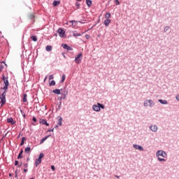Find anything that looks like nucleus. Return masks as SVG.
Listing matches in <instances>:
<instances>
[{"instance_id":"ddd939ff","label":"nucleus","mask_w":179,"mask_h":179,"mask_svg":"<svg viewBox=\"0 0 179 179\" xmlns=\"http://www.w3.org/2000/svg\"><path fill=\"white\" fill-rule=\"evenodd\" d=\"M50 136H51V135L47 136L45 137H44L43 138H42L40 141V143H44V142H45V141H47V139H48V138H50Z\"/></svg>"},{"instance_id":"5701e85b","label":"nucleus","mask_w":179,"mask_h":179,"mask_svg":"<svg viewBox=\"0 0 179 179\" xmlns=\"http://www.w3.org/2000/svg\"><path fill=\"white\" fill-rule=\"evenodd\" d=\"M159 102L161 103V104H167V101L159 99Z\"/></svg>"},{"instance_id":"58836bf2","label":"nucleus","mask_w":179,"mask_h":179,"mask_svg":"<svg viewBox=\"0 0 179 179\" xmlns=\"http://www.w3.org/2000/svg\"><path fill=\"white\" fill-rule=\"evenodd\" d=\"M51 169H52V170L54 171V170H55V166H54V165H52V166H51Z\"/></svg>"},{"instance_id":"9d476101","label":"nucleus","mask_w":179,"mask_h":179,"mask_svg":"<svg viewBox=\"0 0 179 179\" xmlns=\"http://www.w3.org/2000/svg\"><path fill=\"white\" fill-rule=\"evenodd\" d=\"M7 122L8 124H11V125H15V124H16V122H14L13 118H12V117L8 118Z\"/></svg>"},{"instance_id":"c9c22d12","label":"nucleus","mask_w":179,"mask_h":179,"mask_svg":"<svg viewBox=\"0 0 179 179\" xmlns=\"http://www.w3.org/2000/svg\"><path fill=\"white\" fill-rule=\"evenodd\" d=\"M115 3L116 5H120V1H119V0H115Z\"/></svg>"},{"instance_id":"2eb2a0df","label":"nucleus","mask_w":179,"mask_h":179,"mask_svg":"<svg viewBox=\"0 0 179 179\" xmlns=\"http://www.w3.org/2000/svg\"><path fill=\"white\" fill-rule=\"evenodd\" d=\"M41 123L43 124V125H46V127H48L50 124L47 122V120H41Z\"/></svg>"},{"instance_id":"dca6fc26","label":"nucleus","mask_w":179,"mask_h":179,"mask_svg":"<svg viewBox=\"0 0 179 179\" xmlns=\"http://www.w3.org/2000/svg\"><path fill=\"white\" fill-rule=\"evenodd\" d=\"M22 101L24 103H26L27 101V94H23Z\"/></svg>"},{"instance_id":"2f4dec72","label":"nucleus","mask_w":179,"mask_h":179,"mask_svg":"<svg viewBox=\"0 0 179 179\" xmlns=\"http://www.w3.org/2000/svg\"><path fill=\"white\" fill-rule=\"evenodd\" d=\"M52 79H54V76L53 75L49 76V80H52Z\"/></svg>"},{"instance_id":"e433bc0d","label":"nucleus","mask_w":179,"mask_h":179,"mask_svg":"<svg viewBox=\"0 0 179 179\" xmlns=\"http://www.w3.org/2000/svg\"><path fill=\"white\" fill-rule=\"evenodd\" d=\"M76 6H77V8H79V6H80V3H79L78 2H76Z\"/></svg>"},{"instance_id":"aec40b11","label":"nucleus","mask_w":179,"mask_h":179,"mask_svg":"<svg viewBox=\"0 0 179 179\" xmlns=\"http://www.w3.org/2000/svg\"><path fill=\"white\" fill-rule=\"evenodd\" d=\"M86 3L89 8L92 6V0H86Z\"/></svg>"},{"instance_id":"7ed1b4c3","label":"nucleus","mask_w":179,"mask_h":179,"mask_svg":"<svg viewBox=\"0 0 179 179\" xmlns=\"http://www.w3.org/2000/svg\"><path fill=\"white\" fill-rule=\"evenodd\" d=\"M0 103L1 106H3L6 103V92H3L0 96Z\"/></svg>"},{"instance_id":"79ce46f5","label":"nucleus","mask_w":179,"mask_h":179,"mask_svg":"<svg viewBox=\"0 0 179 179\" xmlns=\"http://www.w3.org/2000/svg\"><path fill=\"white\" fill-rule=\"evenodd\" d=\"M176 100L179 101V94L176 95Z\"/></svg>"},{"instance_id":"c03bdc74","label":"nucleus","mask_w":179,"mask_h":179,"mask_svg":"<svg viewBox=\"0 0 179 179\" xmlns=\"http://www.w3.org/2000/svg\"><path fill=\"white\" fill-rule=\"evenodd\" d=\"M48 132H54V129L48 130Z\"/></svg>"},{"instance_id":"bb28decb","label":"nucleus","mask_w":179,"mask_h":179,"mask_svg":"<svg viewBox=\"0 0 179 179\" xmlns=\"http://www.w3.org/2000/svg\"><path fill=\"white\" fill-rule=\"evenodd\" d=\"M66 78V76H65V74H63L62 77V83H64L65 82Z\"/></svg>"},{"instance_id":"7c9ffc66","label":"nucleus","mask_w":179,"mask_h":179,"mask_svg":"<svg viewBox=\"0 0 179 179\" xmlns=\"http://www.w3.org/2000/svg\"><path fill=\"white\" fill-rule=\"evenodd\" d=\"M43 157H44V154H43V153H41L40 155H39V157H38V159H43Z\"/></svg>"},{"instance_id":"cd10ccee","label":"nucleus","mask_w":179,"mask_h":179,"mask_svg":"<svg viewBox=\"0 0 179 179\" xmlns=\"http://www.w3.org/2000/svg\"><path fill=\"white\" fill-rule=\"evenodd\" d=\"M50 86H55V81L52 80L49 83Z\"/></svg>"},{"instance_id":"f257e3e1","label":"nucleus","mask_w":179,"mask_h":179,"mask_svg":"<svg viewBox=\"0 0 179 179\" xmlns=\"http://www.w3.org/2000/svg\"><path fill=\"white\" fill-rule=\"evenodd\" d=\"M156 156L159 162H166L167 160V153L163 150H158Z\"/></svg>"},{"instance_id":"ea45409f","label":"nucleus","mask_w":179,"mask_h":179,"mask_svg":"<svg viewBox=\"0 0 179 179\" xmlns=\"http://www.w3.org/2000/svg\"><path fill=\"white\" fill-rule=\"evenodd\" d=\"M3 69V67L2 66H0V72H2V70Z\"/></svg>"},{"instance_id":"c756f323","label":"nucleus","mask_w":179,"mask_h":179,"mask_svg":"<svg viewBox=\"0 0 179 179\" xmlns=\"http://www.w3.org/2000/svg\"><path fill=\"white\" fill-rule=\"evenodd\" d=\"M58 124H59V125H62V117H60L58 120Z\"/></svg>"},{"instance_id":"423d86ee","label":"nucleus","mask_w":179,"mask_h":179,"mask_svg":"<svg viewBox=\"0 0 179 179\" xmlns=\"http://www.w3.org/2000/svg\"><path fill=\"white\" fill-rule=\"evenodd\" d=\"M62 47L64 48V50H67V51H73V48L66 44H62Z\"/></svg>"},{"instance_id":"de8ad7c7","label":"nucleus","mask_w":179,"mask_h":179,"mask_svg":"<svg viewBox=\"0 0 179 179\" xmlns=\"http://www.w3.org/2000/svg\"><path fill=\"white\" fill-rule=\"evenodd\" d=\"M45 80H47V76L45 78L44 82H45Z\"/></svg>"},{"instance_id":"f8f14e48","label":"nucleus","mask_w":179,"mask_h":179,"mask_svg":"<svg viewBox=\"0 0 179 179\" xmlns=\"http://www.w3.org/2000/svg\"><path fill=\"white\" fill-rule=\"evenodd\" d=\"M110 23H111V20L108 19L105 20L103 22V24L105 26H106V27H108V24H110Z\"/></svg>"},{"instance_id":"a211bd4d","label":"nucleus","mask_w":179,"mask_h":179,"mask_svg":"<svg viewBox=\"0 0 179 179\" xmlns=\"http://www.w3.org/2000/svg\"><path fill=\"white\" fill-rule=\"evenodd\" d=\"M23 150H21L20 152L18 155L17 159H23Z\"/></svg>"},{"instance_id":"f3484780","label":"nucleus","mask_w":179,"mask_h":179,"mask_svg":"<svg viewBox=\"0 0 179 179\" xmlns=\"http://www.w3.org/2000/svg\"><path fill=\"white\" fill-rule=\"evenodd\" d=\"M41 163V159H40L39 158L36 159L35 162L36 167H37V166H38V164H40Z\"/></svg>"},{"instance_id":"09e8293b","label":"nucleus","mask_w":179,"mask_h":179,"mask_svg":"<svg viewBox=\"0 0 179 179\" xmlns=\"http://www.w3.org/2000/svg\"><path fill=\"white\" fill-rule=\"evenodd\" d=\"M115 177H116L117 178H120L118 177V176H115Z\"/></svg>"},{"instance_id":"6e6552de","label":"nucleus","mask_w":179,"mask_h":179,"mask_svg":"<svg viewBox=\"0 0 179 179\" xmlns=\"http://www.w3.org/2000/svg\"><path fill=\"white\" fill-rule=\"evenodd\" d=\"M2 80L5 85L9 86V81L8 80V78L5 77V75L2 76Z\"/></svg>"},{"instance_id":"473e14b6","label":"nucleus","mask_w":179,"mask_h":179,"mask_svg":"<svg viewBox=\"0 0 179 179\" xmlns=\"http://www.w3.org/2000/svg\"><path fill=\"white\" fill-rule=\"evenodd\" d=\"M8 86H6V85H5L4 87H3V90H4V92H6V90H8Z\"/></svg>"},{"instance_id":"4c0bfd02","label":"nucleus","mask_w":179,"mask_h":179,"mask_svg":"<svg viewBox=\"0 0 179 179\" xmlns=\"http://www.w3.org/2000/svg\"><path fill=\"white\" fill-rule=\"evenodd\" d=\"M19 164V161H15V166H17Z\"/></svg>"},{"instance_id":"72a5a7b5","label":"nucleus","mask_w":179,"mask_h":179,"mask_svg":"<svg viewBox=\"0 0 179 179\" xmlns=\"http://www.w3.org/2000/svg\"><path fill=\"white\" fill-rule=\"evenodd\" d=\"M85 38H86L87 40H89V38H90V35L86 34V35H85Z\"/></svg>"},{"instance_id":"412c9836","label":"nucleus","mask_w":179,"mask_h":179,"mask_svg":"<svg viewBox=\"0 0 179 179\" xmlns=\"http://www.w3.org/2000/svg\"><path fill=\"white\" fill-rule=\"evenodd\" d=\"M24 141H26V137H22L20 146H23L24 145Z\"/></svg>"},{"instance_id":"3c124183","label":"nucleus","mask_w":179,"mask_h":179,"mask_svg":"<svg viewBox=\"0 0 179 179\" xmlns=\"http://www.w3.org/2000/svg\"><path fill=\"white\" fill-rule=\"evenodd\" d=\"M20 166H22V165H18V167H20Z\"/></svg>"},{"instance_id":"a19ab883","label":"nucleus","mask_w":179,"mask_h":179,"mask_svg":"<svg viewBox=\"0 0 179 179\" xmlns=\"http://www.w3.org/2000/svg\"><path fill=\"white\" fill-rule=\"evenodd\" d=\"M69 23H71V26H73V21H70Z\"/></svg>"},{"instance_id":"f03ea898","label":"nucleus","mask_w":179,"mask_h":179,"mask_svg":"<svg viewBox=\"0 0 179 179\" xmlns=\"http://www.w3.org/2000/svg\"><path fill=\"white\" fill-rule=\"evenodd\" d=\"M100 108H102L103 110H104V105L100 103H98L96 105H93L92 106V110H94V111L99 112L100 111Z\"/></svg>"},{"instance_id":"a18cd8bd","label":"nucleus","mask_w":179,"mask_h":179,"mask_svg":"<svg viewBox=\"0 0 179 179\" xmlns=\"http://www.w3.org/2000/svg\"><path fill=\"white\" fill-rule=\"evenodd\" d=\"M24 173H27V169H24Z\"/></svg>"},{"instance_id":"0eeeda50","label":"nucleus","mask_w":179,"mask_h":179,"mask_svg":"<svg viewBox=\"0 0 179 179\" xmlns=\"http://www.w3.org/2000/svg\"><path fill=\"white\" fill-rule=\"evenodd\" d=\"M58 33H59V37H65V31L64 29L59 28L58 29Z\"/></svg>"},{"instance_id":"864d4df0","label":"nucleus","mask_w":179,"mask_h":179,"mask_svg":"<svg viewBox=\"0 0 179 179\" xmlns=\"http://www.w3.org/2000/svg\"><path fill=\"white\" fill-rule=\"evenodd\" d=\"M77 1H82V0H77Z\"/></svg>"},{"instance_id":"393cba45","label":"nucleus","mask_w":179,"mask_h":179,"mask_svg":"<svg viewBox=\"0 0 179 179\" xmlns=\"http://www.w3.org/2000/svg\"><path fill=\"white\" fill-rule=\"evenodd\" d=\"M73 37H79V36H82V34L79 33L73 32Z\"/></svg>"},{"instance_id":"39448f33","label":"nucleus","mask_w":179,"mask_h":179,"mask_svg":"<svg viewBox=\"0 0 179 179\" xmlns=\"http://www.w3.org/2000/svg\"><path fill=\"white\" fill-rule=\"evenodd\" d=\"M82 58H83V55L82 53H78L75 57L76 64H80V62H82Z\"/></svg>"},{"instance_id":"b1692460","label":"nucleus","mask_w":179,"mask_h":179,"mask_svg":"<svg viewBox=\"0 0 179 179\" xmlns=\"http://www.w3.org/2000/svg\"><path fill=\"white\" fill-rule=\"evenodd\" d=\"M106 19H110L111 17V13H107L105 15Z\"/></svg>"},{"instance_id":"6ab92c4d","label":"nucleus","mask_w":179,"mask_h":179,"mask_svg":"<svg viewBox=\"0 0 179 179\" xmlns=\"http://www.w3.org/2000/svg\"><path fill=\"white\" fill-rule=\"evenodd\" d=\"M53 93H55V94H61V90H59V89L54 90Z\"/></svg>"},{"instance_id":"9b49d317","label":"nucleus","mask_w":179,"mask_h":179,"mask_svg":"<svg viewBox=\"0 0 179 179\" xmlns=\"http://www.w3.org/2000/svg\"><path fill=\"white\" fill-rule=\"evenodd\" d=\"M150 129L152 131V132H157V126L155 124L150 126Z\"/></svg>"},{"instance_id":"f704fd0d","label":"nucleus","mask_w":179,"mask_h":179,"mask_svg":"<svg viewBox=\"0 0 179 179\" xmlns=\"http://www.w3.org/2000/svg\"><path fill=\"white\" fill-rule=\"evenodd\" d=\"M170 29V27H166L165 28H164V31L166 32V31H167V30H169Z\"/></svg>"},{"instance_id":"20e7f679","label":"nucleus","mask_w":179,"mask_h":179,"mask_svg":"<svg viewBox=\"0 0 179 179\" xmlns=\"http://www.w3.org/2000/svg\"><path fill=\"white\" fill-rule=\"evenodd\" d=\"M144 107H152L155 106V102L152 99L145 100L143 103Z\"/></svg>"},{"instance_id":"4468645a","label":"nucleus","mask_w":179,"mask_h":179,"mask_svg":"<svg viewBox=\"0 0 179 179\" xmlns=\"http://www.w3.org/2000/svg\"><path fill=\"white\" fill-rule=\"evenodd\" d=\"M61 4V1H54L52 3L53 6H58V5Z\"/></svg>"},{"instance_id":"4be33fe9","label":"nucleus","mask_w":179,"mask_h":179,"mask_svg":"<svg viewBox=\"0 0 179 179\" xmlns=\"http://www.w3.org/2000/svg\"><path fill=\"white\" fill-rule=\"evenodd\" d=\"M45 50H46V51H51L52 50V46L48 45V46H46Z\"/></svg>"},{"instance_id":"8fccbe9b","label":"nucleus","mask_w":179,"mask_h":179,"mask_svg":"<svg viewBox=\"0 0 179 179\" xmlns=\"http://www.w3.org/2000/svg\"><path fill=\"white\" fill-rule=\"evenodd\" d=\"M79 23H84V22H82L80 21Z\"/></svg>"},{"instance_id":"49530a36","label":"nucleus","mask_w":179,"mask_h":179,"mask_svg":"<svg viewBox=\"0 0 179 179\" xmlns=\"http://www.w3.org/2000/svg\"><path fill=\"white\" fill-rule=\"evenodd\" d=\"M27 166H28L27 164H24V166H25L26 169H27Z\"/></svg>"},{"instance_id":"37998d69","label":"nucleus","mask_w":179,"mask_h":179,"mask_svg":"<svg viewBox=\"0 0 179 179\" xmlns=\"http://www.w3.org/2000/svg\"><path fill=\"white\" fill-rule=\"evenodd\" d=\"M33 121L36 122L37 121V119H36V117H33Z\"/></svg>"},{"instance_id":"a878e982","label":"nucleus","mask_w":179,"mask_h":179,"mask_svg":"<svg viewBox=\"0 0 179 179\" xmlns=\"http://www.w3.org/2000/svg\"><path fill=\"white\" fill-rule=\"evenodd\" d=\"M31 148L30 147H27L24 150L25 153L29 154L30 152Z\"/></svg>"},{"instance_id":"603ef678","label":"nucleus","mask_w":179,"mask_h":179,"mask_svg":"<svg viewBox=\"0 0 179 179\" xmlns=\"http://www.w3.org/2000/svg\"><path fill=\"white\" fill-rule=\"evenodd\" d=\"M30 179H34V178H30Z\"/></svg>"},{"instance_id":"c85d7f7f","label":"nucleus","mask_w":179,"mask_h":179,"mask_svg":"<svg viewBox=\"0 0 179 179\" xmlns=\"http://www.w3.org/2000/svg\"><path fill=\"white\" fill-rule=\"evenodd\" d=\"M31 38L33 41H37V36H31Z\"/></svg>"},{"instance_id":"1a4fd4ad","label":"nucleus","mask_w":179,"mask_h":179,"mask_svg":"<svg viewBox=\"0 0 179 179\" xmlns=\"http://www.w3.org/2000/svg\"><path fill=\"white\" fill-rule=\"evenodd\" d=\"M134 149H136V150H141V152H143V147L141 146V145H138L136 144L133 145Z\"/></svg>"}]
</instances>
